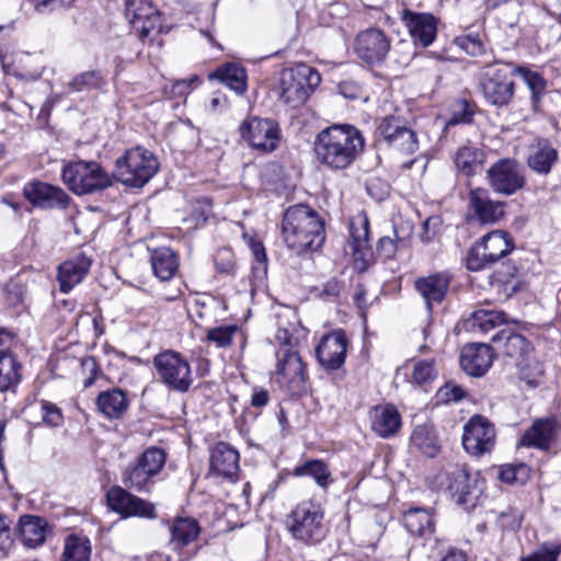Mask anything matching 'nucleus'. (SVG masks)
Segmentation results:
<instances>
[{
	"instance_id": "nucleus-1",
	"label": "nucleus",
	"mask_w": 561,
	"mask_h": 561,
	"mask_svg": "<svg viewBox=\"0 0 561 561\" xmlns=\"http://www.w3.org/2000/svg\"><path fill=\"white\" fill-rule=\"evenodd\" d=\"M282 239L298 255L318 251L325 241L324 220L309 205L289 206L282 220Z\"/></svg>"
},
{
	"instance_id": "nucleus-2",
	"label": "nucleus",
	"mask_w": 561,
	"mask_h": 561,
	"mask_svg": "<svg viewBox=\"0 0 561 561\" xmlns=\"http://www.w3.org/2000/svg\"><path fill=\"white\" fill-rule=\"evenodd\" d=\"M159 167L153 152L137 146L116 159L113 176L126 186L142 187L158 172Z\"/></svg>"
},
{
	"instance_id": "nucleus-3",
	"label": "nucleus",
	"mask_w": 561,
	"mask_h": 561,
	"mask_svg": "<svg viewBox=\"0 0 561 561\" xmlns=\"http://www.w3.org/2000/svg\"><path fill=\"white\" fill-rule=\"evenodd\" d=\"M323 519L324 512L319 503L302 501L288 514L286 527L294 539L314 545L325 535Z\"/></svg>"
},
{
	"instance_id": "nucleus-4",
	"label": "nucleus",
	"mask_w": 561,
	"mask_h": 561,
	"mask_svg": "<svg viewBox=\"0 0 561 561\" xmlns=\"http://www.w3.org/2000/svg\"><path fill=\"white\" fill-rule=\"evenodd\" d=\"M319 71L307 65L284 69L279 81V101L296 108L305 104L314 89L320 84Z\"/></svg>"
},
{
	"instance_id": "nucleus-5",
	"label": "nucleus",
	"mask_w": 561,
	"mask_h": 561,
	"mask_svg": "<svg viewBox=\"0 0 561 561\" xmlns=\"http://www.w3.org/2000/svg\"><path fill=\"white\" fill-rule=\"evenodd\" d=\"M514 69L508 64L494 62L482 68L479 87L484 100L496 107L510 104L514 96Z\"/></svg>"
},
{
	"instance_id": "nucleus-6",
	"label": "nucleus",
	"mask_w": 561,
	"mask_h": 561,
	"mask_svg": "<svg viewBox=\"0 0 561 561\" xmlns=\"http://www.w3.org/2000/svg\"><path fill=\"white\" fill-rule=\"evenodd\" d=\"M515 248L511 234L494 230L483 236L467 253V268L478 272L510 254Z\"/></svg>"
},
{
	"instance_id": "nucleus-7",
	"label": "nucleus",
	"mask_w": 561,
	"mask_h": 561,
	"mask_svg": "<svg viewBox=\"0 0 561 561\" xmlns=\"http://www.w3.org/2000/svg\"><path fill=\"white\" fill-rule=\"evenodd\" d=\"M64 183L77 195L92 194L112 185L107 172L96 162L78 161L62 169Z\"/></svg>"
},
{
	"instance_id": "nucleus-8",
	"label": "nucleus",
	"mask_w": 561,
	"mask_h": 561,
	"mask_svg": "<svg viewBox=\"0 0 561 561\" xmlns=\"http://www.w3.org/2000/svg\"><path fill=\"white\" fill-rule=\"evenodd\" d=\"M153 365L161 381L171 390L188 391L193 378L188 362L174 351H165L154 356Z\"/></svg>"
},
{
	"instance_id": "nucleus-9",
	"label": "nucleus",
	"mask_w": 561,
	"mask_h": 561,
	"mask_svg": "<svg viewBox=\"0 0 561 561\" xmlns=\"http://www.w3.org/2000/svg\"><path fill=\"white\" fill-rule=\"evenodd\" d=\"M277 381L291 396H302L307 389L306 365L300 355L289 348L282 347L277 352Z\"/></svg>"
},
{
	"instance_id": "nucleus-10",
	"label": "nucleus",
	"mask_w": 561,
	"mask_h": 561,
	"mask_svg": "<svg viewBox=\"0 0 561 561\" xmlns=\"http://www.w3.org/2000/svg\"><path fill=\"white\" fill-rule=\"evenodd\" d=\"M495 445V428L482 415H473L463 426L462 446L472 456L490 453Z\"/></svg>"
},
{
	"instance_id": "nucleus-11",
	"label": "nucleus",
	"mask_w": 561,
	"mask_h": 561,
	"mask_svg": "<svg viewBox=\"0 0 561 561\" xmlns=\"http://www.w3.org/2000/svg\"><path fill=\"white\" fill-rule=\"evenodd\" d=\"M561 433V417L556 414L535 419L522 435L518 446L549 450Z\"/></svg>"
},
{
	"instance_id": "nucleus-12",
	"label": "nucleus",
	"mask_w": 561,
	"mask_h": 561,
	"mask_svg": "<svg viewBox=\"0 0 561 561\" xmlns=\"http://www.w3.org/2000/svg\"><path fill=\"white\" fill-rule=\"evenodd\" d=\"M401 21L416 46L428 47L436 39L438 19L434 14L403 9Z\"/></svg>"
},
{
	"instance_id": "nucleus-13",
	"label": "nucleus",
	"mask_w": 561,
	"mask_h": 561,
	"mask_svg": "<svg viewBox=\"0 0 561 561\" xmlns=\"http://www.w3.org/2000/svg\"><path fill=\"white\" fill-rule=\"evenodd\" d=\"M106 501L108 507L123 517H156L153 504L127 492L122 486H112L106 493Z\"/></svg>"
},
{
	"instance_id": "nucleus-14",
	"label": "nucleus",
	"mask_w": 561,
	"mask_h": 561,
	"mask_svg": "<svg viewBox=\"0 0 561 561\" xmlns=\"http://www.w3.org/2000/svg\"><path fill=\"white\" fill-rule=\"evenodd\" d=\"M347 344L348 341L343 330H335L322 336L316 348L319 364L327 371L340 369L345 363Z\"/></svg>"
},
{
	"instance_id": "nucleus-15",
	"label": "nucleus",
	"mask_w": 561,
	"mask_h": 561,
	"mask_svg": "<svg viewBox=\"0 0 561 561\" xmlns=\"http://www.w3.org/2000/svg\"><path fill=\"white\" fill-rule=\"evenodd\" d=\"M125 15L141 38L162 27L160 12L150 0H127Z\"/></svg>"
},
{
	"instance_id": "nucleus-16",
	"label": "nucleus",
	"mask_w": 561,
	"mask_h": 561,
	"mask_svg": "<svg viewBox=\"0 0 561 561\" xmlns=\"http://www.w3.org/2000/svg\"><path fill=\"white\" fill-rule=\"evenodd\" d=\"M492 188L500 194L512 195L525 184L518 163L513 159H502L488 171Z\"/></svg>"
},
{
	"instance_id": "nucleus-17",
	"label": "nucleus",
	"mask_w": 561,
	"mask_h": 561,
	"mask_svg": "<svg viewBox=\"0 0 561 561\" xmlns=\"http://www.w3.org/2000/svg\"><path fill=\"white\" fill-rule=\"evenodd\" d=\"M504 203L493 201L484 188L469 193L468 218L481 225H492L504 217Z\"/></svg>"
},
{
	"instance_id": "nucleus-18",
	"label": "nucleus",
	"mask_w": 561,
	"mask_h": 561,
	"mask_svg": "<svg viewBox=\"0 0 561 561\" xmlns=\"http://www.w3.org/2000/svg\"><path fill=\"white\" fill-rule=\"evenodd\" d=\"M390 50V41L380 28L370 27L356 36L355 51L367 64L385 60Z\"/></svg>"
},
{
	"instance_id": "nucleus-19",
	"label": "nucleus",
	"mask_w": 561,
	"mask_h": 561,
	"mask_svg": "<svg viewBox=\"0 0 561 561\" xmlns=\"http://www.w3.org/2000/svg\"><path fill=\"white\" fill-rule=\"evenodd\" d=\"M23 195L33 206L44 209H65L70 202V196L62 188L41 181L27 183Z\"/></svg>"
},
{
	"instance_id": "nucleus-20",
	"label": "nucleus",
	"mask_w": 561,
	"mask_h": 561,
	"mask_svg": "<svg viewBox=\"0 0 561 561\" xmlns=\"http://www.w3.org/2000/svg\"><path fill=\"white\" fill-rule=\"evenodd\" d=\"M493 348L485 343H471L462 347L460 366L469 376L481 377L492 366Z\"/></svg>"
},
{
	"instance_id": "nucleus-21",
	"label": "nucleus",
	"mask_w": 561,
	"mask_h": 561,
	"mask_svg": "<svg viewBox=\"0 0 561 561\" xmlns=\"http://www.w3.org/2000/svg\"><path fill=\"white\" fill-rule=\"evenodd\" d=\"M450 275L445 272L435 273L415 279L414 288L424 299L426 309L430 312L434 305L442 304L445 299L450 285Z\"/></svg>"
},
{
	"instance_id": "nucleus-22",
	"label": "nucleus",
	"mask_w": 561,
	"mask_h": 561,
	"mask_svg": "<svg viewBox=\"0 0 561 561\" xmlns=\"http://www.w3.org/2000/svg\"><path fill=\"white\" fill-rule=\"evenodd\" d=\"M356 151L353 142H314L318 160L332 169L346 168L355 159Z\"/></svg>"
},
{
	"instance_id": "nucleus-23",
	"label": "nucleus",
	"mask_w": 561,
	"mask_h": 561,
	"mask_svg": "<svg viewBox=\"0 0 561 561\" xmlns=\"http://www.w3.org/2000/svg\"><path fill=\"white\" fill-rule=\"evenodd\" d=\"M491 341L504 356L515 359V363L520 362L533 352L531 343L523 334L516 333L510 328L501 329L492 335Z\"/></svg>"
},
{
	"instance_id": "nucleus-24",
	"label": "nucleus",
	"mask_w": 561,
	"mask_h": 561,
	"mask_svg": "<svg viewBox=\"0 0 561 561\" xmlns=\"http://www.w3.org/2000/svg\"><path fill=\"white\" fill-rule=\"evenodd\" d=\"M242 140H280L279 124L270 117L248 116L239 126Z\"/></svg>"
},
{
	"instance_id": "nucleus-25",
	"label": "nucleus",
	"mask_w": 561,
	"mask_h": 561,
	"mask_svg": "<svg viewBox=\"0 0 561 561\" xmlns=\"http://www.w3.org/2000/svg\"><path fill=\"white\" fill-rule=\"evenodd\" d=\"M369 419L373 432L381 438L393 437L401 428V415L392 404L376 405Z\"/></svg>"
},
{
	"instance_id": "nucleus-26",
	"label": "nucleus",
	"mask_w": 561,
	"mask_h": 561,
	"mask_svg": "<svg viewBox=\"0 0 561 561\" xmlns=\"http://www.w3.org/2000/svg\"><path fill=\"white\" fill-rule=\"evenodd\" d=\"M446 479L448 481L447 489L456 499L458 504H466L468 495L476 488L477 480L472 478L469 468L466 465H454L446 470Z\"/></svg>"
},
{
	"instance_id": "nucleus-27",
	"label": "nucleus",
	"mask_w": 561,
	"mask_h": 561,
	"mask_svg": "<svg viewBox=\"0 0 561 561\" xmlns=\"http://www.w3.org/2000/svg\"><path fill=\"white\" fill-rule=\"evenodd\" d=\"M90 267L91 260L84 254L76 255L61 263L58 267L60 290L69 293L85 277Z\"/></svg>"
},
{
	"instance_id": "nucleus-28",
	"label": "nucleus",
	"mask_w": 561,
	"mask_h": 561,
	"mask_svg": "<svg viewBox=\"0 0 561 561\" xmlns=\"http://www.w3.org/2000/svg\"><path fill=\"white\" fill-rule=\"evenodd\" d=\"M210 469L222 477H232L239 469V453L229 444L219 442L210 453Z\"/></svg>"
},
{
	"instance_id": "nucleus-29",
	"label": "nucleus",
	"mask_w": 561,
	"mask_h": 561,
	"mask_svg": "<svg viewBox=\"0 0 561 561\" xmlns=\"http://www.w3.org/2000/svg\"><path fill=\"white\" fill-rule=\"evenodd\" d=\"M405 529L420 538L428 539L435 530L433 512L423 507H410L403 514Z\"/></svg>"
},
{
	"instance_id": "nucleus-30",
	"label": "nucleus",
	"mask_w": 561,
	"mask_h": 561,
	"mask_svg": "<svg viewBox=\"0 0 561 561\" xmlns=\"http://www.w3.org/2000/svg\"><path fill=\"white\" fill-rule=\"evenodd\" d=\"M210 79H217L222 84L234 91L237 95H243L248 88V73L245 68L238 62H225L213 73Z\"/></svg>"
},
{
	"instance_id": "nucleus-31",
	"label": "nucleus",
	"mask_w": 561,
	"mask_h": 561,
	"mask_svg": "<svg viewBox=\"0 0 561 561\" xmlns=\"http://www.w3.org/2000/svg\"><path fill=\"white\" fill-rule=\"evenodd\" d=\"M19 531L22 543L35 548L46 539L47 523L38 516L23 515L19 520Z\"/></svg>"
},
{
	"instance_id": "nucleus-32",
	"label": "nucleus",
	"mask_w": 561,
	"mask_h": 561,
	"mask_svg": "<svg viewBox=\"0 0 561 561\" xmlns=\"http://www.w3.org/2000/svg\"><path fill=\"white\" fill-rule=\"evenodd\" d=\"M170 542L175 549H182L196 540L201 533L198 522L192 517H176L170 525Z\"/></svg>"
},
{
	"instance_id": "nucleus-33",
	"label": "nucleus",
	"mask_w": 561,
	"mask_h": 561,
	"mask_svg": "<svg viewBox=\"0 0 561 561\" xmlns=\"http://www.w3.org/2000/svg\"><path fill=\"white\" fill-rule=\"evenodd\" d=\"M22 378V365L15 354L0 350V392L14 389Z\"/></svg>"
},
{
	"instance_id": "nucleus-34",
	"label": "nucleus",
	"mask_w": 561,
	"mask_h": 561,
	"mask_svg": "<svg viewBox=\"0 0 561 561\" xmlns=\"http://www.w3.org/2000/svg\"><path fill=\"white\" fill-rule=\"evenodd\" d=\"M96 405L101 413L110 419H118L128 408L126 393L118 388L101 392L96 398Z\"/></svg>"
},
{
	"instance_id": "nucleus-35",
	"label": "nucleus",
	"mask_w": 561,
	"mask_h": 561,
	"mask_svg": "<svg viewBox=\"0 0 561 561\" xmlns=\"http://www.w3.org/2000/svg\"><path fill=\"white\" fill-rule=\"evenodd\" d=\"M151 267L160 280L171 279L179 268L175 253L169 248H159L151 253Z\"/></svg>"
},
{
	"instance_id": "nucleus-36",
	"label": "nucleus",
	"mask_w": 561,
	"mask_h": 561,
	"mask_svg": "<svg viewBox=\"0 0 561 561\" xmlns=\"http://www.w3.org/2000/svg\"><path fill=\"white\" fill-rule=\"evenodd\" d=\"M506 322L505 314L497 310L480 309L473 311L467 321V327L472 332L489 333Z\"/></svg>"
},
{
	"instance_id": "nucleus-37",
	"label": "nucleus",
	"mask_w": 561,
	"mask_h": 561,
	"mask_svg": "<svg viewBox=\"0 0 561 561\" xmlns=\"http://www.w3.org/2000/svg\"><path fill=\"white\" fill-rule=\"evenodd\" d=\"M353 256L356 261H362L365 265L373 256L371 247L369 244V224L365 218L359 228L351 226V242Z\"/></svg>"
},
{
	"instance_id": "nucleus-38",
	"label": "nucleus",
	"mask_w": 561,
	"mask_h": 561,
	"mask_svg": "<svg viewBox=\"0 0 561 561\" xmlns=\"http://www.w3.org/2000/svg\"><path fill=\"white\" fill-rule=\"evenodd\" d=\"M153 476L136 460L128 465L122 476L124 485L137 492H148L154 483Z\"/></svg>"
},
{
	"instance_id": "nucleus-39",
	"label": "nucleus",
	"mask_w": 561,
	"mask_h": 561,
	"mask_svg": "<svg viewBox=\"0 0 561 561\" xmlns=\"http://www.w3.org/2000/svg\"><path fill=\"white\" fill-rule=\"evenodd\" d=\"M383 140H415V133L400 117H385L377 127Z\"/></svg>"
},
{
	"instance_id": "nucleus-40",
	"label": "nucleus",
	"mask_w": 561,
	"mask_h": 561,
	"mask_svg": "<svg viewBox=\"0 0 561 561\" xmlns=\"http://www.w3.org/2000/svg\"><path fill=\"white\" fill-rule=\"evenodd\" d=\"M411 444L427 457H435L439 453V445L432 426L417 425L411 434Z\"/></svg>"
},
{
	"instance_id": "nucleus-41",
	"label": "nucleus",
	"mask_w": 561,
	"mask_h": 561,
	"mask_svg": "<svg viewBox=\"0 0 561 561\" xmlns=\"http://www.w3.org/2000/svg\"><path fill=\"white\" fill-rule=\"evenodd\" d=\"M60 561H91L90 540L75 534L68 536Z\"/></svg>"
},
{
	"instance_id": "nucleus-42",
	"label": "nucleus",
	"mask_w": 561,
	"mask_h": 561,
	"mask_svg": "<svg viewBox=\"0 0 561 561\" xmlns=\"http://www.w3.org/2000/svg\"><path fill=\"white\" fill-rule=\"evenodd\" d=\"M293 474L295 477H311L321 488H327L332 481L327 463L317 459L308 460L295 467Z\"/></svg>"
},
{
	"instance_id": "nucleus-43",
	"label": "nucleus",
	"mask_w": 561,
	"mask_h": 561,
	"mask_svg": "<svg viewBox=\"0 0 561 561\" xmlns=\"http://www.w3.org/2000/svg\"><path fill=\"white\" fill-rule=\"evenodd\" d=\"M484 161V152L482 149L466 145L461 147L455 156V164L458 170L462 171L466 174H471L474 172V169L482 164Z\"/></svg>"
},
{
	"instance_id": "nucleus-44",
	"label": "nucleus",
	"mask_w": 561,
	"mask_h": 561,
	"mask_svg": "<svg viewBox=\"0 0 561 561\" xmlns=\"http://www.w3.org/2000/svg\"><path fill=\"white\" fill-rule=\"evenodd\" d=\"M365 140L362 131L352 124H332L323 128L316 140Z\"/></svg>"
},
{
	"instance_id": "nucleus-45",
	"label": "nucleus",
	"mask_w": 561,
	"mask_h": 561,
	"mask_svg": "<svg viewBox=\"0 0 561 561\" xmlns=\"http://www.w3.org/2000/svg\"><path fill=\"white\" fill-rule=\"evenodd\" d=\"M515 365L518 369L519 378L528 386L535 388L540 383V379L543 375V368L537 359L528 355L520 362H516Z\"/></svg>"
},
{
	"instance_id": "nucleus-46",
	"label": "nucleus",
	"mask_w": 561,
	"mask_h": 561,
	"mask_svg": "<svg viewBox=\"0 0 561 561\" xmlns=\"http://www.w3.org/2000/svg\"><path fill=\"white\" fill-rule=\"evenodd\" d=\"M137 461L154 478L164 467L167 454L162 448L149 447L137 458Z\"/></svg>"
},
{
	"instance_id": "nucleus-47",
	"label": "nucleus",
	"mask_w": 561,
	"mask_h": 561,
	"mask_svg": "<svg viewBox=\"0 0 561 561\" xmlns=\"http://www.w3.org/2000/svg\"><path fill=\"white\" fill-rule=\"evenodd\" d=\"M557 157V150L546 146L528 157V165L538 173L547 174L556 162Z\"/></svg>"
},
{
	"instance_id": "nucleus-48",
	"label": "nucleus",
	"mask_w": 561,
	"mask_h": 561,
	"mask_svg": "<svg viewBox=\"0 0 561 561\" xmlns=\"http://www.w3.org/2000/svg\"><path fill=\"white\" fill-rule=\"evenodd\" d=\"M524 81L530 91V100L533 107L536 110L546 92L547 81L536 71L520 69Z\"/></svg>"
},
{
	"instance_id": "nucleus-49",
	"label": "nucleus",
	"mask_w": 561,
	"mask_h": 561,
	"mask_svg": "<svg viewBox=\"0 0 561 561\" xmlns=\"http://www.w3.org/2000/svg\"><path fill=\"white\" fill-rule=\"evenodd\" d=\"M105 81L100 71L89 70L76 76L69 82V89L73 92H81L90 89H100Z\"/></svg>"
},
{
	"instance_id": "nucleus-50",
	"label": "nucleus",
	"mask_w": 561,
	"mask_h": 561,
	"mask_svg": "<svg viewBox=\"0 0 561 561\" xmlns=\"http://www.w3.org/2000/svg\"><path fill=\"white\" fill-rule=\"evenodd\" d=\"M437 377L434 359H421L413 366L412 380L417 385H426Z\"/></svg>"
},
{
	"instance_id": "nucleus-51",
	"label": "nucleus",
	"mask_w": 561,
	"mask_h": 561,
	"mask_svg": "<svg viewBox=\"0 0 561 561\" xmlns=\"http://www.w3.org/2000/svg\"><path fill=\"white\" fill-rule=\"evenodd\" d=\"M394 238L382 237L379 239L377 244V252L383 259L393 257L397 249L399 247H404L407 244V237L400 236L396 226H393Z\"/></svg>"
},
{
	"instance_id": "nucleus-52",
	"label": "nucleus",
	"mask_w": 561,
	"mask_h": 561,
	"mask_svg": "<svg viewBox=\"0 0 561 561\" xmlns=\"http://www.w3.org/2000/svg\"><path fill=\"white\" fill-rule=\"evenodd\" d=\"M238 332L237 325H222L207 331V341L217 347H228L232 343L233 335Z\"/></svg>"
},
{
	"instance_id": "nucleus-53",
	"label": "nucleus",
	"mask_w": 561,
	"mask_h": 561,
	"mask_svg": "<svg viewBox=\"0 0 561 561\" xmlns=\"http://www.w3.org/2000/svg\"><path fill=\"white\" fill-rule=\"evenodd\" d=\"M473 116L471 104L466 100H459L453 105L451 116L446 123V129L460 124H468Z\"/></svg>"
},
{
	"instance_id": "nucleus-54",
	"label": "nucleus",
	"mask_w": 561,
	"mask_h": 561,
	"mask_svg": "<svg viewBox=\"0 0 561 561\" xmlns=\"http://www.w3.org/2000/svg\"><path fill=\"white\" fill-rule=\"evenodd\" d=\"M214 264L218 273L233 275L236 272L234 254L230 248H221L214 255Z\"/></svg>"
},
{
	"instance_id": "nucleus-55",
	"label": "nucleus",
	"mask_w": 561,
	"mask_h": 561,
	"mask_svg": "<svg viewBox=\"0 0 561 561\" xmlns=\"http://www.w3.org/2000/svg\"><path fill=\"white\" fill-rule=\"evenodd\" d=\"M561 547L556 543L543 542L540 548L529 556L522 557L519 561H558Z\"/></svg>"
},
{
	"instance_id": "nucleus-56",
	"label": "nucleus",
	"mask_w": 561,
	"mask_h": 561,
	"mask_svg": "<svg viewBox=\"0 0 561 561\" xmlns=\"http://www.w3.org/2000/svg\"><path fill=\"white\" fill-rule=\"evenodd\" d=\"M456 44L470 56H480L484 51V44L480 36L474 33L459 36L456 38Z\"/></svg>"
},
{
	"instance_id": "nucleus-57",
	"label": "nucleus",
	"mask_w": 561,
	"mask_h": 561,
	"mask_svg": "<svg viewBox=\"0 0 561 561\" xmlns=\"http://www.w3.org/2000/svg\"><path fill=\"white\" fill-rule=\"evenodd\" d=\"M42 420L50 427H59L64 423L61 410L54 403L43 400L41 402Z\"/></svg>"
},
{
	"instance_id": "nucleus-58",
	"label": "nucleus",
	"mask_w": 561,
	"mask_h": 561,
	"mask_svg": "<svg viewBox=\"0 0 561 561\" xmlns=\"http://www.w3.org/2000/svg\"><path fill=\"white\" fill-rule=\"evenodd\" d=\"M196 82H198L197 76H193L191 79L178 80L171 85H165L163 92L168 98H183L192 91L193 83Z\"/></svg>"
},
{
	"instance_id": "nucleus-59",
	"label": "nucleus",
	"mask_w": 561,
	"mask_h": 561,
	"mask_svg": "<svg viewBox=\"0 0 561 561\" xmlns=\"http://www.w3.org/2000/svg\"><path fill=\"white\" fill-rule=\"evenodd\" d=\"M251 252L256 262V266H253L255 274L265 275L267 271V256L265 252V248L262 242L251 241L250 243Z\"/></svg>"
},
{
	"instance_id": "nucleus-60",
	"label": "nucleus",
	"mask_w": 561,
	"mask_h": 561,
	"mask_svg": "<svg viewBox=\"0 0 561 561\" xmlns=\"http://www.w3.org/2000/svg\"><path fill=\"white\" fill-rule=\"evenodd\" d=\"M343 288V282L336 278H331L322 285L319 297L327 301H334L340 297Z\"/></svg>"
},
{
	"instance_id": "nucleus-61",
	"label": "nucleus",
	"mask_w": 561,
	"mask_h": 561,
	"mask_svg": "<svg viewBox=\"0 0 561 561\" xmlns=\"http://www.w3.org/2000/svg\"><path fill=\"white\" fill-rule=\"evenodd\" d=\"M34 9L38 13H49L60 9L70 8L76 0H33Z\"/></svg>"
},
{
	"instance_id": "nucleus-62",
	"label": "nucleus",
	"mask_w": 561,
	"mask_h": 561,
	"mask_svg": "<svg viewBox=\"0 0 561 561\" xmlns=\"http://www.w3.org/2000/svg\"><path fill=\"white\" fill-rule=\"evenodd\" d=\"M497 523L503 529L517 530L522 524V515L517 510L508 508L500 513Z\"/></svg>"
},
{
	"instance_id": "nucleus-63",
	"label": "nucleus",
	"mask_w": 561,
	"mask_h": 561,
	"mask_svg": "<svg viewBox=\"0 0 561 561\" xmlns=\"http://www.w3.org/2000/svg\"><path fill=\"white\" fill-rule=\"evenodd\" d=\"M438 397L442 401L445 403L451 402V401H459L463 398L465 391L461 387L447 382L445 386L440 387L438 390Z\"/></svg>"
},
{
	"instance_id": "nucleus-64",
	"label": "nucleus",
	"mask_w": 561,
	"mask_h": 561,
	"mask_svg": "<svg viewBox=\"0 0 561 561\" xmlns=\"http://www.w3.org/2000/svg\"><path fill=\"white\" fill-rule=\"evenodd\" d=\"M389 185L379 179H371L366 183L367 193L376 201H383L389 195Z\"/></svg>"
}]
</instances>
